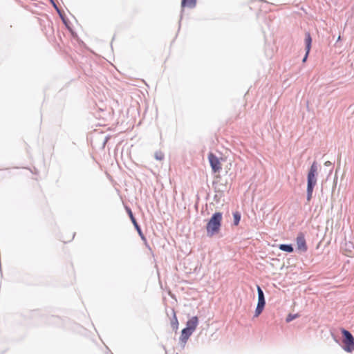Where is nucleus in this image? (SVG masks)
Listing matches in <instances>:
<instances>
[{
	"label": "nucleus",
	"instance_id": "obj_1",
	"mask_svg": "<svg viewBox=\"0 0 354 354\" xmlns=\"http://www.w3.org/2000/svg\"><path fill=\"white\" fill-rule=\"evenodd\" d=\"M317 163L314 161L309 169L307 176L306 200L308 202L310 201L313 197V189L317 183Z\"/></svg>",
	"mask_w": 354,
	"mask_h": 354
},
{
	"label": "nucleus",
	"instance_id": "obj_2",
	"mask_svg": "<svg viewBox=\"0 0 354 354\" xmlns=\"http://www.w3.org/2000/svg\"><path fill=\"white\" fill-rule=\"evenodd\" d=\"M223 214L221 212H215L212 214L210 219L206 225L207 235L208 237H212L218 234L221 227Z\"/></svg>",
	"mask_w": 354,
	"mask_h": 354
},
{
	"label": "nucleus",
	"instance_id": "obj_3",
	"mask_svg": "<svg viewBox=\"0 0 354 354\" xmlns=\"http://www.w3.org/2000/svg\"><path fill=\"white\" fill-rule=\"evenodd\" d=\"M343 336V342L345 344L344 349L347 352H351L354 349V337L352 334L347 330L343 328L342 330Z\"/></svg>",
	"mask_w": 354,
	"mask_h": 354
},
{
	"label": "nucleus",
	"instance_id": "obj_4",
	"mask_svg": "<svg viewBox=\"0 0 354 354\" xmlns=\"http://www.w3.org/2000/svg\"><path fill=\"white\" fill-rule=\"evenodd\" d=\"M208 159L213 172H219L221 169V167L218 157L213 153H209L208 155Z\"/></svg>",
	"mask_w": 354,
	"mask_h": 354
},
{
	"label": "nucleus",
	"instance_id": "obj_5",
	"mask_svg": "<svg viewBox=\"0 0 354 354\" xmlns=\"http://www.w3.org/2000/svg\"><path fill=\"white\" fill-rule=\"evenodd\" d=\"M127 212L129 216V218L133 224L136 231L138 232L139 236H140L141 239L143 241H146V238L145 235L143 234L140 226L138 225V223L136 221V219L135 218L131 209L129 207H126Z\"/></svg>",
	"mask_w": 354,
	"mask_h": 354
},
{
	"label": "nucleus",
	"instance_id": "obj_6",
	"mask_svg": "<svg viewBox=\"0 0 354 354\" xmlns=\"http://www.w3.org/2000/svg\"><path fill=\"white\" fill-rule=\"evenodd\" d=\"M297 250L301 252L307 251V245L306 242L305 235L302 232H299L296 238Z\"/></svg>",
	"mask_w": 354,
	"mask_h": 354
},
{
	"label": "nucleus",
	"instance_id": "obj_7",
	"mask_svg": "<svg viewBox=\"0 0 354 354\" xmlns=\"http://www.w3.org/2000/svg\"><path fill=\"white\" fill-rule=\"evenodd\" d=\"M305 44H306V55L303 58V62H306L310 50L311 44H312V38L310 34L307 32L305 34Z\"/></svg>",
	"mask_w": 354,
	"mask_h": 354
},
{
	"label": "nucleus",
	"instance_id": "obj_8",
	"mask_svg": "<svg viewBox=\"0 0 354 354\" xmlns=\"http://www.w3.org/2000/svg\"><path fill=\"white\" fill-rule=\"evenodd\" d=\"M193 332L194 331L187 328H183L181 331V335L180 337V343L185 345L189 337L192 335Z\"/></svg>",
	"mask_w": 354,
	"mask_h": 354
},
{
	"label": "nucleus",
	"instance_id": "obj_9",
	"mask_svg": "<svg viewBox=\"0 0 354 354\" xmlns=\"http://www.w3.org/2000/svg\"><path fill=\"white\" fill-rule=\"evenodd\" d=\"M198 317L196 316H194L187 322L185 328H187L192 331H194L198 326Z\"/></svg>",
	"mask_w": 354,
	"mask_h": 354
},
{
	"label": "nucleus",
	"instance_id": "obj_10",
	"mask_svg": "<svg viewBox=\"0 0 354 354\" xmlns=\"http://www.w3.org/2000/svg\"><path fill=\"white\" fill-rule=\"evenodd\" d=\"M257 294H258V303L257 305H260L261 306L265 307L266 306V299L264 296V293L263 290L259 286H257Z\"/></svg>",
	"mask_w": 354,
	"mask_h": 354
},
{
	"label": "nucleus",
	"instance_id": "obj_11",
	"mask_svg": "<svg viewBox=\"0 0 354 354\" xmlns=\"http://www.w3.org/2000/svg\"><path fill=\"white\" fill-rule=\"evenodd\" d=\"M196 0H182L181 6L194 8L196 7Z\"/></svg>",
	"mask_w": 354,
	"mask_h": 354
},
{
	"label": "nucleus",
	"instance_id": "obj_12",
	"mask_svg": "<svg viewBox=\"0 0 354 354\" xmlns=\"http://www.w3.org/2000/svg\"><path fill=\"white\" fill-rule=\"evenodd\" d=\"M279 248L283 252L291 253L294 251V248L292 244H280Z\"/></svg>",
	"mask_w": 354,
	"mask_h": 354
},
{
	"label": "nucleus",
	"instance_id": "obj_13",
	"mask_svg": "<svg viewBox=\"0 0 354 354\" xmlns=\"http://www.w3.org/2000/svg\"><path fill=\"white\" fill-rule=\"evenodd\" d=\"M173 318L171 320V326L174 330H177L178 327V321L176 315V313L174 309H171Z\"/></svg>",
	"mask_w": 354,
	"mask_h": 354
},
{
	"label": "nucleus",
	"instance_id": "obj_14",
	"mask_svg": "<svg viewBox=\"0 0 354 354\" xmlns=\"http://www.w3.org/2000/svg\"><path fill=\"white\" fill-rule=\"evenodd\" d=\"M241 214L239 212L236 211V212H233V218H234L233 224H234V225L236 226L239 225V223L241 221Z\"/></svg>",
	"mask_w": 354,
	"mask_h": 354
},
{
	"label": "nucleus",
	"instance_id": "obj_15",
	"mask_svg": "<svg viewBox=\"0 0 354 354\" xmlns=\"http://www.w3.org/2000/svg\"><path fill=\"white\" fill-rule=\"evenodd\" d=\"M264 309V307L263 306H259V305H257V307H256V309H255V313H254V317H258L259 315H261V313L263 312Z\"/></svg>",
	"mask_w": 354,
	"mask_h": 354
},
{
	"label": "nucleus",
	"instance_id": "obj_16",
	"mask_svg": "<svg viewBox=\"0 0 354 354\" xmlns=\"http://www.w3.org/2000/svg\"><path fill=\"white\" fill-rule=\"evenodd\" d=\"M154 157L158 160H162L164 159L165 155L162 151H158L155 153Z\"/></svg>",
	"mask_w": 354,
	"mask_h": 354
},
{
	"label": "nucleus",
	"instance_id": "obj_17",
	"mask_svg": "<svg viewBox=\"0 0 354 354\" xmlns=\"http://www.w3.org/2000/svg\"><path fill=\"white\" fill-rule=\"evenodd\" d=\"M297 317H298V314H288V316L286 317V322L287 323H289L294 320L295 319H296Z\"/></svg>",
	"mask_w": 354,
	"mask_h": 354
},
{
	"label": "nucleus",
	"instance_id": "obj_18",
	"mask_svg": "<svg viewBox=\"0 0 354 354\" xmlns=\"http://www.w3.org/2000/svg\"><path fill=\"white\" fill-rule=\"evenodd\" d=\"M59 17L61 18V19H62V22L66 25V27H68V24H67V20H66V19L65 18L64 15L62 12V13H59Z\"/></svg>",
	"mask_w": 354,
	"mask_h": 354
},
{
	"label": "nucleus",
	"instance_id": "obj_19",
	"mask_svg": "<svg viewBox=\"0 0 354 354\" xmlns=\"http://www.w3.org/2000/svg\"><path fill=\"white\" fill-rule=\"evenodd\" d=\"M324 165L326 167H330V172H331L333 171V164H332V162L330 161L325 162Z\"/></svg>",
	"mask_w": 354,
	"mask_h": 354
},
{
	"label": "nucleus",
	"instance_id": "obj_20",
	"mask_svg": "<svg viewBox=\"0 0 354 354\" xmlns=\"http://www.w3.org/2000/svg\"><path fill=\"white\" fill-rule=\"evenodd\" d=\"M50 1H51L52 3H53V7H54L55 9H56V8H57L58 7H57V6L55 4V3L53 0H50Z\"/></svg>",
	"mask_w": 354,
	"mask_h": 354
},
{
	"label": "nucleus",
	"instance_id": "obj_21",
	"mask_svg": "<svg viewBox=\"0 0 354 354\" xmlns=\"http://www.w3.org/2000/svg\"><path fill=\"white\" fill-rule=\"evenodd\" d=\"M55 10H57V12L58 15H59V13H62V12L59 9V8H56Z\"/></svg>",
	"mask_w": 354,
	"mask_h": 354
}]
</instances>
